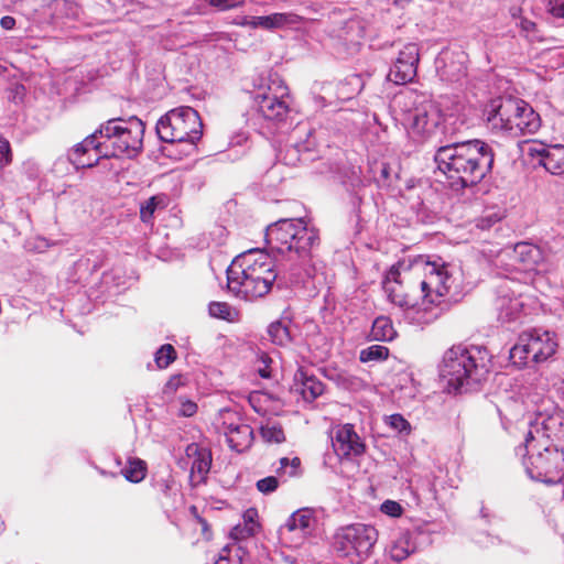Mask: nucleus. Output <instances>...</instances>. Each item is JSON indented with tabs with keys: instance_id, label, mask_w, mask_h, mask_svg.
<instances>
[{
	"instance_id": "f257e3e1",
	"label": "nucleus",
	"mask_w": 564,
	"mask_h": 564,
	"mask_svg": "<svg viewBox=\"0 0 564 564\" xmlns=\"http://www.w3.org/2000/svg\"><path fill=\"white\" fill-rule=\"evenodd\" d=\"M435 161L454 184L469 187L477 185L491 171L495 153L488 143L474 139L440 147Z\"/></svg>"
},
{
	"instance_id": "f03ea898",
	"label": "nucleus",
	"mask_w": 564,
	"mask_h": 564,
	"mask_svg": "<svg viewBox=\"0 0 564 564\" xmlns=\"http://www.w3.org/2000/svg\"><path fill=\"white\" fill-rule=\"evenodd\" d=\"M276 278L273 259L259 249L239 254L227 269L228 290L247 301L267 295Z\"/></svg>"
},
{
	"instance_id": "7ed1b4c3",
	"label": "nucleus",
	"mask_w": 564,
	"mask_h": 564,
	"mask_svg": "<svg viewBox=\"0 0 564 564\" xmlns=\"http://www.w3.org/2000/svg\"><path fill=\"white\" fill-rule=\"evenodd\" d=\"M319 232L303 218H283L268 226L265 241L271 249L289 253L292 260L305 262L319 245Z\"/></svg>"
},
{
	"instance_id": "20e7f679",
	"label": "nucleus",
	"mask_w": 564,
	"mask_h": 564,
	"mask_svg": "<svg viewBox=\"0 0 564 564\" xmlns=\"http://www.w3.org/2000/svg\"><path fill=\"white\" fill-rule=\"evenodd\" d=\"M486 120L491 129L512 137L533 134L541 127L539 113L528 102L514 97L491 100L486 109Z\"/></svg>"
},
{
	"instance_id": "39448f33",
	"label": "nucleus",
	"mask_w": 564,
	"mask_h": 564,
	"mask_svg": "<svg viewBox=\"0 0 564 564\" xmlns=\"http://www.w3.org/2000/svg\"><path fill=\"white\" fill-rule=\"evenodd\" d=\"M489 372V356L480 347L462 345L449 348L443 358L442 377L455 389L464 384L479 383Z\"/></svg>"
},
{
	"instance_id": "423d86ee",
	"label": "nucleus",
	"mask_w": 564,
	"mask_h": 564,
	"mask_svg": "<svg viewBox=\"0 0 564 564\" xmlns=\"http://www.w3.org/2000/svg\"><path fill=\"white\" fill-rule=\"evenodd\" d=\"M524 466L528 475L546 485H556L564 479V446L551 447L536 441L532 430L524 440Z\"/></svg>"
},
{
	"instance_id": "0eeeda50",
	"label": "nucleus",
	"mask_w": 564,
	"mask_h": 564,
	"mask_svg": "<svg viewBox=\"0 0 564 564\" xmlns=\"http://www.w3.org/2000/svg\"><path fill=\"white\" fill-rule=\"evenodd\" d=\"M109 156H135L142 150L144 123L137 117L112 118L98 129Z\"/></svg>"
},
{
	"instance_id": "6e6552de",
	"label": "nucleus",
	"mask_w": 564,
	"mask_h": 564,
	"mask_svg": "<svg viewBox=\"0 0 564 564\" xmlns=\"http://www.w3.org/2000/svg\"><path fill=\"white\" fill-rule=\"evenodd\" d=\"M156 133L167 143H196L203 135L199 113L192 107L182 106L167 111L156 122Z\"/></svg>"
},
{
	"instance_id": "1a4fd4ad",
	"label": "nucleus",
	"mask_w": 564,
	"mask_h": 564,
	"mask_svg": "<svg viewBox=\"0 0 564 564\" xmlns=\"http://www.w3.org/2000/svg\"><path fill=\"white\" fill-rule=\"evenodd\" d=\"M523 402L528 411L535 415L529 430L533 431L536 441L543 444L549 440L564 437V413L543 393H525Z\"/></svg>"
},
{
	"instance_id": "9d476101",
	"label": "nucleus",
	"mask_w": 564,
	"mask_h": 564,
	"mask_svg": "<svg viewBox=\"0 0 564 564\" xmlns=\"http://www.w3.org/2000/svg\"><path fill=\"white\" fill-rule=\"evenodd\" d=\"M377 539L378 532L373 527L355 523L335 533L334 549L339 556L360 564L370 556Z\"/></svg>"
},
{
	"instance_id": "9b49d317",
	"label": "nucleus",
	"mask_w": 564,
	"mask_h": 564,
	"mask_svg": "<svg viewBox=\"0 0 564 564\" xmlns=\"http://www.w3.org/2000/svg\"><path fill=\"white\" fill-rule=\"evenodd\" d=\"M383 289L389 300L400 307L413 308L422 304V291L412 264L399 262L392 265L386 275Z\"/></svg>"
},
{
	"instance_id": "f8f14e48",
	"label": "nucleus",
	"mask_w": 564,
	"mask_h": 564,
	"mask_svg": "<svg viewBox=\"0 0 564 564\" xmlns=\"http://www.w3.org/2000/svg\"><path fill=\"white\" fill-rule=\"evenodd\" d=\"M557 347L555 335L542 329L523 332L518 343L510 349V360L518 367L529 361L542 362L552 357Z\"/></svg>"
},
{
	"instance_id": "ddd939ff",
	"label": "nucleus",
	"mask_w": 564,
	"mask_h": 564,
	"mask_svg": "<svg viewBox=\"0 0 564 564\" xmlns=\"http://www.w3.org/2000/svg\"><path fill=\"white\" fill-rule=\"evenodd\" d=\"M415 278L422 291V304H438L449 293L452 275L447 264L438 261L416 262L412 264Z\"/></svg>"
},
{
	"instance_id": "4468645a",
	"label": "nucleus",
	"mask_w": 564,
	"mask_h": 564,
	"mask_svg": "<svg viewBox=\"0 0 564 564\" xmlns=\"http://www.w3.org/2000/svg\"><path fill=\"white\" fill-rule=\"evenodd\" d=\"M405 126L411 135L419 141H426L436 134L443 121V115L432 100H423L404 118Z\"/></svg>"
},
{
	"instance_id": "2eb2a0df",
	"label": "nucleus",
	"mask_w": 564,
	"mask_h": 564,
	"mask_svg": "<svg viewBox=\"0 0 564 564\" xmlns=\"http://www.w3.org/2000/svg\"><path fill=\"white\" fill-rule=\"evenodd\" d=\"M332 446L339 459L361 456L366 452V444L349 423L333 430Z\"/></svg>"
},
{
	"instance_id": "dca6fc26",
	"label": "nucleus",
	"mask_w": 564,
	"mask_h": 564,
	"mask_svg": "<svg viewBox=\"0 0 564 564\" xmlns=\"http://www.w3.org/2000/svg\"><path fill=\"white\" fill-rule=\"evenodd\" d=\"M420 61L419 47L409 43L400 50L397 61L390 68L388 78L397 85H404L412 82L417 73Z\"/></svg>"
},
{
	"instance_id": "f3484780",
	"label": "nucleus",
	"mask_w": 564,
	"mask_h": 564,
	"mask_svg": "<svg viewBox=\"0 0 564 564\" xmlns=\"http://www.w3.org/2000/svg\"><path fill=\"white\" fill-rule=\"evenodd\" d=\"M98 137L100 134L96 130L74 145L69 158L77 167H93L101 158H109V152L105 151V143L97 141Z\"/></svg>"
},
{
	"instance_id": "a211bd4d",
	"label": "nucleus",
	"mask_w": 564,
	"mask_h": 564,
	"mask_svg": "<svg viewBox=\"0 0 564 564\" xmlns=\"http://www.w3.org/2000/svg\"><path fill=\"white\" fill-rule=\"evenodd\" d=\"M530 154L540 159V164L551 174L564 173V144L545 145L539 143L530 148Z\"/></svg>"
},
{
	"instance_id": "6ab92c4d",
	"label": "nucleus",
	"mask_w": 564,
	"mask_h": 564,
	"mask_svg": "<svg viewBox=\"0 0 564 564\" xmlns=\"http://www.w3.org/2000/svg\"><path fill=\"white\" fill-rule=\"evenodd\" d=\"M188 457H193L189 480L196 487L204 484L212 466V453L209 449L191 444L186 448Z\"/></svg>"
},
{
	"instance_id": "aec40b11",
	"label": "nucleus",
	"mask_w": 564,
	"mask_h": 564,
	"mask_svg": "<svg viewBox=\"0 0 564 564\" xmlns=\"http://www.w3.org/2000/svg\"><path fill=\"white\" fill-rule=\"evenodd\" d=\"M252 89L249 93L256 102L262 100V96L273 97V95L288 94V86L276 76L257 75L251 77Z\"/></svg>"
},
{
	"instance_id": "412c9836",
	"label": "nucleus",
	"mask_w": 564,
	"mask_h": 564,
	"mask_svg": "<svg viewBox=\"0 0 564 564\" xmlns=\"http://www.w3.org/2000/svg\"><path fill=\"white\" fill-rule=\"evenodd\" d=\"M292 389L301 394L305 401L313 402L323 394L324 384L315 376L308 375L303 368H299L294 373Z\"/></svg>"
},
{
	"instance_id": "4be33fe9",
	"label": "nucleus",
	"mask_w": 564,
	"mask_h": 564,
	"mask_svg": "<svg viewBox=\"0 0 564 564\" xmlns=\"http://www.w3.org/2000/svg\"><path fill=\"white\" fill-rule=\"evenodd\" d=\"M288 94L273 95V97L262 96V100L256 102L259 112L268 120L282 121L289 113V105L285 100Z\"/></svg>"
},
{
	"instance_id": "5701e85b",
	"label": "nucleus",
	"mask_w": 564,
	"mask_h": 564,
	"mask_svg": "<svg viewBox=\"0 0 564 564\" xmlns=\"http://www.w3.org/2000/svg\"><path fill=\"white\" fill-rule=\"evenodd\" d=\"M514 257L525 270H533L543 261L542 250L530 242H518L513 248Z\"/></svg>"
},
{
	"instance_id": "b1692460",
	"label": "nucleus",
	"mask_w": 564,
	"mask_h": 564,
	"mask_svg": "<svg viewBox=\"0 0 564 564\" xmlns=\"http://www.w3.org/2000/svg\"><path fill=\"white\" fill-rule=\"evenodd\" d=\"M290 15L286 13H272L270 15L264 17H246L240 22L243 26H249L251 29H265V30H272V29H279L283 25L290 23Z\"/></svg>"
},
{
	"instance_id": "393cba45",
	"label": "nucleus",
	"mask_w": 564,
	"mask_h": 564,
	"mask_svg": "<svg viewBox=\"0 0 564 564\" xmlns=\"http://www.w3.org/2000/svg\"><path fill=\"white\" fill-rule=\"evenodd\" d=\"M314 522L315 518L313 510L308 508H303L293 512L288 518L282 529L286 530L288 532L301 531L303 533H306L307 530L312 528Z\"/></svg>"
},
{
	"instance_id": "a878e982",
	"label": "nucleus",
	"mask_w": 564,
	"mask_h": 564,
	"mask_svg": "<svg viewBox=\"0 0 564 564\" xmlns=\"http://www.w3.org/2000/svg\"><path fill=\"white\" fill-rule=\"evenodd\" d=\"M252 429L247 424L230 426L227 434V442L232 449L241 452L248 447L252 440Z\"/></svg>"
},
{
	"instance_id": "bb28decb",
	"label": "nucleus",
	"mask_w": 564,
	"mask_h": 564,
	"mask_svg": "<svg viewBox=\"0 0 564 564\" xmlns=\"http://www.w3.org/2000/svg\"><path fill=\"white\" fill-rule=\"evenodd\" d=\"M397 332L392 321L388 316H378L370 330V338L377 341H391L395 338Z\"/></svg>"
},
{
	"instance_id": "cd10ccee",
	"label": "nucleus",
	"mask_w": 564,
	"mask_h": 564,
	"mask_svg": "<svg viewBox=\"0 0 564 564\" xmlns=\"http://www.w3.org/2000/svg\"><path fill=\"white\" fill-rule=\"evenodd\" d=\"M148 474V464L139 457H129L124 468L121 469V475L126 480L139 484Z\"/></svg>"
},
{
	"instance_id": "c85d7f7f",
	"label": "nucleus",
	"mask_w": 564,
	"mask_h": 564,
	"mask_svg": "<svg viewBox=\"0 0 564 564\" xmlns=\"http://www.w3.org/2000/svg\"><path fill=\"white\" fill-rule=\"evenodd\" d=\"M414 551V544L408 533L401 534L390 549V556L395 562H402Z\"/></svg>"
},
{
	"instance_id": "c756f323",
	"label": "nucleus",
	"mask_w": 564,
	"mask_h": 564,
	"mask_svg": "<svg viewBox=\"0 0 564 564\" xmlns=\"http://www.w3.org/2000/svg\"><path fill=\"white\" fill-rule=\"evenodd\" d=\"M165 206L166 202L164 195L151 196L140 206V219L145 224L151 223L155 210L158 208H164Z\"/></svg>"
},
{
	"instance_id": "7c9ffc66",
	"label": "nucleus",
	"mask_w": 564,
	"mask_h": 564,
	"mask_svg": "<svg viewBox=\"0 0 564 564\" xmlns=\"http://www.w3.org/2000/svg\"><path fill=\"white\" fill-rule=\"evenodd\" d=\"M268 334L273 344L284 346L290 343V332L286 325L282 322H273L268 327Z\"/></svg>"
},
{
	"instance_id": "2f4dec72",
	"label": "nucleus",
	"mask_w": 564,
	"mask_h": 564,
	"mask_svg": "<svg viewBox=\"0 0 564 564\" xmlns=\"http://www.w3.org/2000/svg\"><path fill=\"white\" fill-rule=\"evenodd\" d=\"M279 463L280 466L275 470L278 477L288 476L289 478H294L301 475V459L299 457H293L292 459L282 457Z\"/></svg>"
},
{
	"instance_id": "473e14b6",
	"label": "nucleus",
	"mask_w": 564,
	"mask_h": 564,
	"mask_svg": "<svg viewBox=\"0 0 564 564\" xmlns=\"http://www.w3.org/2000/svg\"><path fill=\"white\" fill-rule=\"evenodd\" d=\"M518 26L520 28L521 34L530 42L541 43L544 41V37L541 35L538 24L534 21L525 17H521Z\"/></svg>"
},
{
	"instance_id": "72a5a7b5",
	"label": "nucleus",
	"mask_w": 564,
	"mask_h": 564,
	"mask_svg": "<svg viewBox=\"0 0 564 564\" xmlns=\"http://www.w3.org/2000/svg\"><path fill=\"white\" fill-rule=\"evenodd\" d=\"M389 356V348L382 345H372L360 351V361H382Z\"/></svg>"
},
{
	"instance_id": "f704fd0d",
	"label": "nucleus",
	"mask_w": 564,
	"mask_h": 564,
	"mask_svg": "<svg viewBox=\"0 0 564 564\" xmlns=\"http://www.w3.org/2000/svg\"><path fill=\"white\" fill-rule=\"evenodd\" d=\"M176 350L171 344H164L155 352V364L159 369L167 368L176 359Z\"/></svg>"
},
{
	"instance_id": "c9c22d12",
	"label": "nucleus",
	"mask_w": 564,
	"mask_h": 564,
	"mask_svg": "<svg viewBox=\"0 0 564 564\" xmlns=\"http://www.w3.org/2000/svg\"><path fill=\"white\" fill-rule=\"evenodd\" d=\"M209 314L224 321L232 322L231 306L226 302H212L208 307Z\"/></svg>"
},
{
	"instance_id": "e433bc0d",
	"label": "nucleus",
	"mask_w": 564,
	"mask_h": 564,
	"mask_svg": "<svg viewBox=\"0 0 564 564\" xmlns=\"http://www.w3.org/2000/svg\"><path fill=\"white\" fill-rule=\"evenodd\" d=\"M261 436L264 441L271 443H282L285 441V434L280 425H265L260 430Z\"/></svg>"
},
{
	"instance_id": "4c0bfd02",
	"label": "nucleus",
	"mask_w": 564,
	"mask_h": 564,
	"mask_svg": "<svg viewBox=\"0 0 564 564\" xmlns=\"http://www.w3.org/2000/svg\"><path fill=\"white\" fill-rule=\"evenodd\" d=\"M189 512L193 516V518L195 519V521L197 522V524L200 525V534L204 538V540H206V541L212 540V538H213L212 528H210L209 523L207 522V520L204 519L198 513V508L193 505L189 507Z\"/></svg>"
},
{
	"instance_id": "58836bf2",
	"label": "nucleus",
	"mask_w": 564,
	"mask_h": 564,
	"mask_svg": "<svg viewBox=\"0 0 564 564\" xmlns=\"http://www.w3.org/2000/svg\"><path fill=\"white\" fill-rule=\"evenodd\" d=\"M272 359L265 352H260L257 358V372L261 378H271Z\"/></svg>"
},
{
	"instance_id": "ea45409f",
	"label": "nucleus",
	"mask_w": 564,
	"mask_h": 564,
	"mask_svg": "<svg viewBox=\"0 0 564 564\" xmlns=\"http://www.w3.org/2000/svg\"><path fill=\"white\" fill-rule=\"evenodd\" d=\"M256 487L263 495L272 494L279 487V478L276 476L264 477L256 482Z\"/></svg>"
},
{
	"instance_id": "a19ab883",
	"label": "nucleus",
	"mask_w": 564,
	"mask_h": 564,
	"mask_svg": "<svg viewBox=\"0 0 564 564\" xmlns=\"http://www.w3.org/2000/svg\"><path fill=\"white\" fill-rule=\"evenodd\" d=\"M257 532L251 530L248 525L238 523L230 531V538L236 541H242L253 536Z\"/></svg>"
},
{
	"instance_id": "79ce46f5",
	"label": "nucleus",
	"mask_w": 564,
	"mask_h": 564,
	"mask_svg": "<svg viewBox=\"0 0 564 564\" xmlns=\"http://www.w3.org/2000/svg\"><path fill=\"white\" fill-rule=\"evenodd\" d=\"M380 510L384 514L393 517V518L400 517L402 514V512H403L402 506L399 502L394 501V500H386L381 505Z\"/></svg>"
},
{
	"instance_id": "37998d69",
	"label": "nucleus",
	"mask_w": 564,
	"mask_h": 564,
	"mask_svg": "<svg viewBox=\"0 0 564 564\" xmlns=\"http://www.w3.org/2000/svg\"><path fill=\"white\" fill-rule=\"evenodd\" d=\"M389 425L398 432H410V423L401 414H392L389 416Z\"/></svg>"
},
{
	"instance_id": "c03bdc74",
	"label": "nucleus",
	"mask_w": 564,
	"mask_h": 564,
	"mask_svg": "<svg viewBox=\"0 0 564 564\" xmlns=\"http://www.w3.org/2000/svg\"><path fill=\"white\" fill-rule=\"evenodd\" d=\"M185 384V380L181 375L172 376L165 383L163 392L164 394H174L177 389Z\"/></svg>"
},
{
	"instance_id": "a18cd8bd",
	"label": "nucleus",
	"mask_w": 564,
	"mask_h": 564,
	"mask_svg": "<svg viewBox=\"0 0 564 564\" xmlns=\"http://www.w3.org/2000/svg\"><path fill=\"white\" fill-rule=\"evenodd\" d=\"M546 7L551 15L564 19V0H547Z\"/></svg>"
},
{
	"instance_id": "49530a36",
	"label": "nucleus",
	"mask_w": 564,
	"mask_h": 564,
	"mask_svg": "<svg viewBox=\"0 0 564 564\" xmlns=\"http://www.w3.org/2000/svg\"><path fill=\"white\" fill-rule=\"evenodd\" d=\"M258 517V511L254 508H249L243 513V521L242 524L248 525L251 530L258 531L259 524L256 521V518Z\"/></svg>"
},
{
	"instance_id": "de8ad7c7",
	"label": "nucleus",
	"mask_w": 564,
	"mask_h": 564,
	"mask_svg": "<svg viewBox=\"0 0 564 564\" xmlns=\"http://www.w3.org/2000/svg\"><path fill=\"white\" fill-rule=\"evenodd\" d=\"M197 412V404L192 400H182L178 415L191 417Z\"/></svg>"
},
{
	"instance_id": "09e8293b",
	"label": "nucleus",
	"mask_w": 564,
	"mask_h": 564,
	"mask_svg": "<svg viewBox=\"0 0 564 564\" xmlns=\"http://www.w3.org/2000/svg\"><path fill=\"white\" fill-rule=\"evenodd\" d=\"M242 0H210L209 3L220 10L237 8L242 4Z\"/></svg>"
},
{
	"instance_id": "8fccbe9b",
	"label": "nucleus",
	"mask_w": 564,
	"mask_h": 564,
	"mask_svg": "<svg viewBox=\"0 0 564 564\" xmlns=\"http://www.w3.org/2000/svg\"><path fill=\"white\" fill-rule=\"evenodd\" d=\"M0 155L3 159V164H9L12 161L11 147L8 140L0 139Z\"/></svg>"
},
{
	"instance_id": "3c124183",
	"label": "nucleus",
	"mask_w": 564,
	"mask_h": 564,
	"mask_svg": "<svg viewBox=\"0 0 564 564\" xmlns=\"http://www.w3.org/2000/svg\"><path fill=\"white\" fill-rule=\"evenodd\" d=\"M0 25L4 30H12L14 28V25H15V19L13 17H10V15L2 17L1 20H0Z\"/></svg>"
},
{
	"instance_id": "603ef678",
	"label": "nucleus",
	"mask_w": 564,
	"mask_h": 564,
	"mask_svg": "<svg viewBox=\"0 0 564 564\" xmlns=\"http://www.w3.org/2000/svg\"><path fill=\"white\" fill-rule=\"evenodd\" d=\"M510 12H511V17L512 18H519L520 19L522 17L521 15V12H522L521 8H517V7L512 8Z\"/></svg>"
},
{
	"instance_id": "864d4df0",
	"label": "nucleus",
	"mask_w": 564,
	"mask_h": 564,
	"mask_svg": "<svg viewBox=\"0 0 564 564\" xmlns=\"http://www.w3.org/2000/svg\"><path fill=\"white\" fill-rule=\"evenodd\" d=\"M412 0H393V3L398 7H404L409 4Z\"/></svg>"
},
{
	"instance_id": "5fc2aeb1",
	"label": "nucleus",
	"mask_w": 564,
	"mask_h": 564,
	"mask_svg": "<svg viewBox=\"0 0 564 564\" xmlns=\"http://www.w3.org/2000/svg\"><path fill=\"white\" fill-rule=\"evenodd\" d=\"M215 564H230L229 560L221 557Z\"/></svg>"
},
{
	"instance_id": "6e6d98bb",
	"label": "nucleus",
	"mask_w": 564,
	"mask_h": 564,
	"mask_svg": "<svg viewBox=\"0 0 564 564\" xmlns=\"http://www.w3.org/2000/svg\"><path fill=\"white\" fill-rule=\"evenodd\" d=\"M170 486H169V480H165L164 481V492L166 494V491L169 490Z\"/></svg>"
}]
</instances>
